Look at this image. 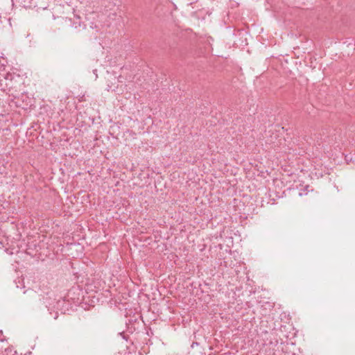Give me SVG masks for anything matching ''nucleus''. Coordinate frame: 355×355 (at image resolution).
<instances>
[{
    "label": "nucleus",
    "instance_id": "nucleus-1",
    "mask_svg": "<svg viewBox=\"0 0 355 355\" xmlns=\"http://www.w3.org/2000/svg\"><path fill=\"white\" fill-rule=\"evenodd\" d=\"M14 78V74L11 73H8L5 77V78L6 80H12Z\"/></svg>",
    "mask_w": 355,
    "mask_h": 355
}]
</instances>
